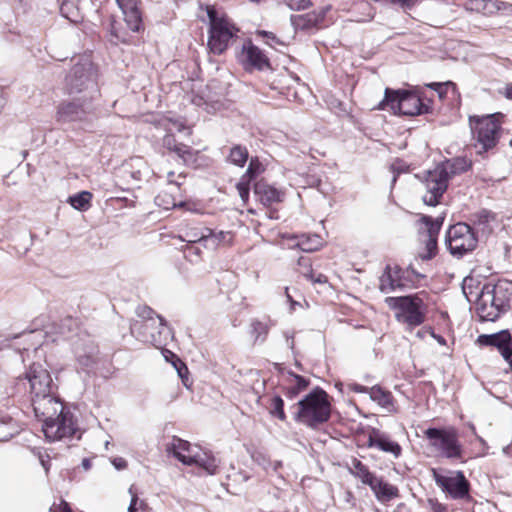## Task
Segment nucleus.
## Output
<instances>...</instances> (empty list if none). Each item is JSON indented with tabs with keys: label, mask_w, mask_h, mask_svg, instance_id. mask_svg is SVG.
Listing matches in <instances>:
<instances>
[{
	"label": "nucleus",
	"mask_w": 512,
	"mask_h": 512,
	"mask_svg": "<svg viewBox=\"0 0 512 512\" xmlns=\"http://www.w3.org/2000/svg\"><path fill=\"white\" fill-rule=\"evenodd\" d=\"M429 88L433 89L437 92L440 99H444L449 90L452 91L453 94L456 93V85L451 81L447 82H434L427 85Z\"/></svg>",
	"instance_id": "nucleus-44"
},
{
	"label": "nucleus",
	"mask_w": 512,
	"mask_h": 512,
	"mask_svg": "<svg viewBox=\"0 0 512 512\" xmlns=\"http://www.w3.org/2000/svg\"><path fill=\"white\" fill-rule=\"evenodd\" d=\"M420 221L425 225L423 237L437 238L443 224V218L438 217L433 219L429 216H422Z\"/></svg>",
	"instance_id": "nucleus-36"
},
{
	"label": "nucleus",
	"mask_w": 512,
	"mask_h": 512,
	"mask_svg": "<svg viewBox=\"0 0 512 512\" xmlns=\"http://www.w3.org/2000/svg\"><path fill=\"white\" fill-rule=\"evenodd\" d=\"M185 180V176L180 173L177 176L173 171L168 172L167 174V184L171 188L179 189L181 185H183Z\"/></svg>",
	"instance_id": "nucleus-49"
},
{
	"label": "nucleus",
	"mask_w": 512,
	"mask_h": 512,
	"mask_svg": "<svg viewBox=\"0 0 512 512\" xmlns=\"http://www.w3.org/2000/svg\"><path fill=\"white\" fill-rule=\"evenodd\" d=\"M240 61L246 70H263L270 66L267 56L251 41L244 43L240 55Z\"/></svg>",
	"instance_id": "nucleus-17"
},
{
	"label": "nucleus",
	"mask_w": 512,
	"mask_h": 512,
	"mask_svg": "<svg viewBox=\"0 0 512 512\" xmlns=\"http://www.w3.org/2000/svg\"><path fill=\"white\" fill-rule=\"evenodd\" d=\"M68 329V331H71L72 328H77V320L71 318V317H67L65 318L63 321H62V324L60 326V333L66 337V332H65V329ZM67 338H69V336H67Z\"/></svg>",
	"instance_id": "nucleus-52"
},
{
	"label": "nucleus",
	"mask_w": 512,
	"mask_h": 512,
	"mask_svg": "<svg viewBox=\"0 0 512 512\" xmlns=\"http://www.w3.org/2000/svg\"><path fill=\"white\" fill-rule=\"evenodd\" d=\"M270 330V324L267 321L254 319L250 324V335L254 344H262L265 342Z\"/></svg>",
	"instance_id": "nucleus-33"
},
{
	"label": "nucleus",
	"mask_w": 512,
	"mask_h": 512,
	"mask_svg": "<svg viewBox=\"0 0 512 512\" xmlns=\"http://www.w3.org/2000/svg\"><path fill=\"white\" fill-rule=\"evenodd\" d=\"M31 401L35 416L42 424L66 409L60 399L52 392L32 398Z\"/></svg>",
	"instance_id": "nucleus-15"
},
{
	"label": "nucleus",
	"mask_w": 512,
	"mask_h": 512,
	"mask_svg": "<svg viewBox=\"0 0 512 512\" xmlns=\"http://www.w3.org/2000/svg\"><path fill=\"white\" fill-rule=\"evenodd\" d=\"M387 107L396 114L416 116L428 112V106L423 104L420 97L408 91H394L389 88L385 90L384 99L379 103L378 109L385 110Z\"/></svg>",
	"instance_id": "nucleus-8"
},
{
	"label": "nucleus",
	"mask_w": 512,
	"mask_h": 512,
	"mask_svg": "<svg viewBox=\"0 0 512 512\" xmlns=\"http://www.w3.org/2000/svg\"><path fill=\"white\" fill-rule=\"evenodd\" d=\"M116 3L123 13L127 27L133 32H139L142 27L140 0H116Z\"/></svg>",
	"instance_id": "nucleus-22"
},
{
	"label": "nucleus",
	"mask_w": 512,
	"mask_h": 512,
	"mask_svg": "<svg viewBox=\"0 0 512 512\" xmlns=\"http://www.w3.org/2000/svg\"><path fill=\"white\" fill-rule=\"evenodd\" d=\"M263 171L262 164L257 158H251L245 174L236 185L240 198L246 202L249 198L250 182Z\"/></svg>",
	"instance_id": "nucleus-24"
},
{
	"label": "nucleus",
	"mask_w": 512,
	"mask_h": 512,
	"mask_svg": "<svg viewBox=\"0 0 512 512\" xmlns=\"http://www.w3.org/2000/svg\"><path fill=\"white\" fill-rule=\"evenodd\" d=\"M369 396L387 412L393 413L397 411L391 392L383 390L380 386L376 385L371 387L369 389Z\"/></svg>",
	"instance_id": "nucleus-29"
},
{
	"label": "nucleus",
	"mask_w": 512,
	"mask_h": 512,
	"mask_svg": "<svg viewBox=\"0 0 512 512\" xmlns=\"http://www.w3.org/2000/svg\"><path fill=\"white\" fill-rule=\"evenodd\" d=\"M173 366L178 372L179 377L183 380L185 383V378L188 374V368L179 358H176V360L173 362Z\"/></svg>",
	"instance_id": "nucleus-51"
},
{
	"label": "nucleus",
	"mask_w": 512,
	"mask_h": 512,
	"mask_svg": "<svg viewBox=\"0 0 512 512\" xmlns=\"http://www.w3.org/2000/svg\"><path fill=\"white\" fill-rule=\"evenodd\" d=\"M295 420L311 428L327 422L331 415L328 394L319 387L314 388L298 403Z\"/></svg>",
	"instance_id": "nucleus-3"
},
{
	"label": "nucleus",
	"mask_w": 512,
	"mask_h": 512,
	"mask_svg": "<svg viewBox=\"0 0 512 512\" xmlns=\"http://www.w3.org/2000/svg\"><path fill=\"white\" fill-rule=\"evenodd\" d=\"M173 339L172 329L167 325L164 318L157 315V328L152 331L149 343L156 347L166 346Z\"/></svg>",
	"instance_id": "nucleus-27"
},
{
	"label": "nucleus",
	"mask_w": 512,
	"mask_h": 512,
	"mask_svg": "<svg viewBox=\"0 0 512 512\" xmlns=\"http://www.w3.org/2000/svg\"><path fill=\"white\" fill-rule=\"evenodd\" d=\"M155 202L157 205L166 210L179 207V202H177L176 199L167 192L158 194L155 198Z\"/></svg>",
	"instance_id": "nucleus-45"
},
{
	"label": "nucleus",
	"mask_w": 512,
	"mask_h": 512,
	"mask_svg": "<svg viewBox=\"0 0 512 512\" xmlns=\"http://www.w3.org/2000/svg\"><path fill=\"white\" fill-rule=\"evenodd\" d=\"M112 464L114 465V467L117 470H122V469L126 468V466H127L126 460L124 458H121V457L114 458L112 460Z\"/></svg>",
	"instance_id": "nucleus-61"
},
{
	"label": "nucleus",
	"mask_w": 512,
	"mask_h": 512,
	"mask_svg": "<svg viewBox=\"0 0 512 512\" xmlns=\"http://www.w3.org/2000/svg\"><path fill=\"white\" fill-rule=\"evenodd\" d=\"M434 479L436 484L454 499H462L469 493V482L461 471L450 476L434 473Z\"/></svg>",
	"instance_id": "nucleus-14"
},
{
	"label": "nucleus",
	"mask_w": 512,
	"mask_h": 512,
	"mask_svg": "<svg viewBox=\"0 0 512 512\" xmlns=\"http://www.w3.org/2000/svg\"><path fill=\"white\" fill-rule=\"evenodd\" d=\"M298 271L301 275H303L306 279L312 278V266L311 261L307 257H300L298 259Z\"/></svg>",
	"instance_id": "nucleus-47"
},
{
	"label": "nucleus",
	"mask_w": 512,
	"mask_h": 512,
	"mask_svg": "<svg viewBox=\"0 0 512 512\" xmlns=\"http://www.w3.org/2000/svg\"><path fill=\"white\" fill-rule=\"evenodd\" d=\"M6 429V424L0 423V441H7L12 436L11 433L6 432Z\"/></svg>",
	"instance_id": "nucleus-62"
},
{
	"label": "nucleus",
	"mask_w": 512,
	"mask_h": 512,
	"mask_svg": "<svg viewBox=\"0 0 512 512\" xmlns=\"http://www.w3.org/2000/svg\"><path fill=\"white\" fill-rule=\"evenodd\" d=\"M308 280H310L312 283L314 284H327L328 283V278L324 275V274H318L316 277L314 276V274L312 273V278H307Z\"/></svg>",
	"instance_id": "nucleus-60"
},
{
	"label": "nucleus",
	"mask_w": 512,
	"mask_h": 512,
	"mask_svg": "<svg viewBox=\"0 0 512 512\" xmlns=\"http://www.w3.org/2000/svg\"><path fill=\"white\" fill-rule=\"evenodd\" d=\"M223 232L214 233L210 228H190L179 238L187 244H199L204 248L215 249L223 239Z\"/></svg>",
	"instance_id": "nucleus-16"
},
{
	"label": "nucleus",
	"mask_w": 512,
	"mask_h": 512,
	"mask_svg": "<svg viewBox=\"0 0 512 512\" xmlns=\"http://www.w3.org/2000/svg\"><path fill=\"white\" fill-rule=\"evenodd\" d=\"M93 101L83 95L72 101L61 102L57 107L56 121L58 123L88 121L95 110Z\"/></svg>",
	"instance_id": "nucleus-12"
},
{
	"label": "nucleus",
	"mask_w": 512,
	"mask_h": 512,
	"mask_svg": "<svg viewBox=\"0 0 512 512\" xmlns=\"http://www.w3.org/2000/svg\"><path fill=\"white\" fill-rule=\"evenodd\" d=\"M323 19L322 14L307 13L291 17L292 24L297 29H309L315 27Z\"/></svg>",
	"instance_id": "nucleus-34"
},
{
	"label": "nucleus",
	"mask_w": 512,
	"mask_h": 512,
	"mask_svg": "<svg viewBox=\"0 0 512 512\" xmlns=\"http://www.w3.org/2000/svg\"><path fill=\"white\" fill-rule=\"evenodd\" d=\"M430 445L447 459H461L463 447L459 441L458 431L454 427L428 428L425 431Z\"/></svg>",
	"instance_id": "nucleus-10"
},
{
	"label": "nucleus",
	"mask_w": 512,
	"mask_h": 512,
	"mask_svg": "<svg viewBox=\"0 0 512 512\" xmlns=\"http://www.w3.org/2000/svg\"><path fill=\"white\" fill-rule=\"evenodd\" d=\"M478 239L472 228L466 223H457L449 228L446 234V245L453 256L462 257L473 251Z\"/></svg>",
	"instance_id": "nucleus-11"
},
{
	"label": "nucleus",
	"mask_w": 512,
	"mask_h": 512,
	"mask_svg": "<svg viewBox=\"0 0 512 512\" xmlns=\"http://www.w3.org/2000/svg\"><path fill=\"white\" fill-rule=\"evenodd\" d=\"M201 245L199 244H187L185 249H184V253H185V256L187 258L190 259V261H192V256H196V257H199L200 254H201Z\"/></svg>",
	"instance_id": "nucleus-50"
},
{
	"label": "nucleus",
	"mask_w": 512,
	"mask_h": 512,
	"mask_svg": "<svg viewBox=\"0 0 512 512\" xmlns=\"http://www.w3.org/2000/svg\"><path fill=\"white\" fill-rule=\"evenodd\" d=\"M508 286L506 282H498L482 287L476 302V310L482 320L495 321L508 310L511 297Z\"/></svg>",
	"instance_id": "nucleus-2"
},
{
	"label": "nucleus",
	"mask_w": 512,
	"mask_h": 512,
	"mask_svg": "<svg viewBox=\"0 0 512 512\" xmlns=\"http://www.w3.org/2000/svg\"><path fill=\"white\" fill-rule=\"evenodd\" d=\"M309 5H310V1L309 0H300L298 4L290 3V7L292 9H297V10L305 9Z\"/></svg>",
	"instance_id": "nucleus-63"
},
{
	"label": "nucleus",
	"mask_w": 512,
	"mask_h": 512,
	"mask_svg": "<svg viewBox=\"0 0 512 512\" xmlns=\"http://www.w3.org/2000/svg\"><path fill=\"white\" fill-rule=\"evenodd\" d=\"M465 9L486 16L494 15L497 12L511 14L512 4L501 0H468L465 3Z\"/></svg>",
	"instance_id": "nucleus-18"
},
{
	"label": "nucleus",
	"mask_w": 512,
	"mask_h": 512,
	"mask_svg": "<svg viewBox=\"0 0 512 512\" xmlns=\"http://www.w3.org/2000/svg\"><path fill=\"white\" fill-rule=\"evenodd\" d=\"M169 151L175 153L184 164H190L195 161V153L193 149L186 144L177 142L175 147H172Z\"/></svg>",
	"instance_id": "nucleus-38"
},
{
	"label": "nucleus",
	"mask_w": 512,
	"mask_h": 512,
	"mask_svg": "<svg viewBox=\"0 0 512 512\" xmlns=\"http://www.w3.org/2000/svg\"><path fill=\"white\" fill-rule=\"evenodd\" d=\"M92 352L93 348L91 346L86 345L83 353L81 352L80 347L78 345L74 346V353L80 361H82L83 358H89Z\"/></svg>",
	"instance_id": "nucleus-53"
},
{
	"label": "nucleus",
	"mask_w": 512,
	"mask_h": 512,
	"mask_svg": "<svg viewBox=\"0 0 512 512\" xmlns=\"http://www.w3.org/2000/svg\"><path fill=\"white\" fill-rule=\"evenodd\" d=\"M473 225L483 234H489L492 231L491 223L495 221V215L489 210L482 209L471 215Z\"/></svg>",
	"instance_id": "nucleus-31"
},
{
	"label": "nucleus",
	"mask_w": 512,
	"mask_h": 512,
	"mask_svg": "<svg viewBox=\"0 0 512 512\" xmlns=\"http://www.w3.org/2000/svg\"><path fill=\"white\" fill-rule=\"evenodd\" d=\"M500 117H502L501 113L469 117L472 135L477 142L476 147L480 148L479 153L486 152L497 145L501 132Z\"/></svg>",
	"instance_id": "nucleus-7"
},
{
	"label": "nucleus",
	"mask_w": 512,
	"mask_h": 512,
	"mask_svg": "<svg viewBox=\"0 0 512 512\" xmlns=\"http://www.w3.org/2000/svg\"><path fill=\"white\" fill-rule=\"evenodd\" d=\"M254 194L256 199L266 207L280 203L285 198L284 190L278 189L264 180L255 183Z\"/></svg>",
	"instance_id": "nucleus-21"
},
{
	"label": "nucleus",
	"mask_w": 512,
	"mask_h": 512,
	"mask_svg": "<svg viewBox=\"0 0 512 512\" xmlns=\"http://www.w3.org/2000/svg\"><path fill=\"white\" fill-rule=\"evenodd\" d=\"M367 446L369 448H377L385 453H390L394 458H399L402 454L401 446L397 442L391 440L386 433H383L376 428H373L370 431Z\"/></svg>",
	"instance_id": "nucleus-20"
},
{
	"label": "nucleus",
	"mask_w": 512,
	"mask_h": 512,
	"mask_svg": "<svg viewBox=\"0 0 512 512\" xmlns=\"http://www.w3.org/2000/svg\"><path fill=\"white\" fill-rule=\"evenodd\" d=\"M385 303L394 311L396 321L405 325L409 330L426 321L427 306L417 294L387 297Z\"/></svg>",
	"instance_id": "nucleus-4"
},
{
	"label": "nucleus",
	"mask_w": 512,
	"mask_h": 512,
	"mask_svg": "<svg viewBox=\"0 0 512 512\" xmlns=\"http://www.w3.org/2000/svg\"><path fill=\"white\" fill-rule=\"evenodd\" d=\"M61 15L72 22L80 21V8L73 0H63L60 4Z\"/></svg>",
	"instance_id": "nucleus-37"
},
{
	"label": "nucleus",
	"mask_w": 512,
	"mask_h": 512,
	"mask_svg": "<svg viewBox=\"0 0 512 512\" xmlns=\"http://www.w3.org/2000/svg\"><path fill=\"white\" fill-rule=\"evenodd\" d=\"M50 512H72L68 503L61 500L59 504L54 503L50 507Z\"/></svg>",
	"instance_id": "nucleus-56"
},
{
	"label": "nucleus",
	"mask_w": 512,
	"mask_h": 512,
	"mask_svg": "<svg viewBox=\"0 0 512 512\" xmlns=\"http://www.w3.org/2000/svg\"><path fill=\"white\" fill-rule=\"evenodd\" d=\"M191 465H196L202 468L205 472L210 475H214L218 469V463L216 459L205 451H201L199 448L193 454Z\"/></svg>",
	"instance_id": "nucleus-30"
},
{
	"label": "nucleus",
	"mask_w": 512,
	"mask_h": 512,
	"mask_svg": "<svg viewBox=\"0 0 512 512\" xmlns=\"http://www.w3.org/2000/svg\"><path fill=\"white\" fill-rule=\"evenodd\" d=\"M66 89L70 95H86L89 100L99 96L97 70L88 58L72 67L66 76Z\"/></svg>",
	"instance_id": "nucleus-5"
},
{
	"label": "nucleus",
	"mask_w": 512,
	"mask_h": 512,
	"mask_svg": "<svg viewBox=\"0 0 512 512\" xmlns=\"http://www.w3.org/2000/svg\"><path fill=\"white\" fill-rule=\"evenodd\" d=\"M137 313L140 317H142L144 319H148V317H154L153 314V310L149 307H139L137 309Z\"/></svg>",
	"instance_id": "nucleus-59"
},
{
	"label": "nucleus",
	"mask_w": 512,
	"mask_h": 512,
	"mask_svg": "<svg viewBox=\"0 0 512 512\" xmlns=\"http://www.w3.org/2000/svg\"><path fill=\"white\" fill-rule=\"evenodd\" d=\"M293 239H295L296 242L292 245V247H297L304 252L316 251L322 245L321 238L318 235L303 234L300 236H294Z\"/></svg>",
	"instance_id": "nucleus-32"
},
{
	"label": "nucleus",
	"mask_w": 512,
	"mask_h": 512,
	"mask_svg": "<svg viewBox=\"0 0 512 512\" xmlns=\"http://www.w3.org/2000/svg\"><path fill=\"white\" fill-rule=\"evenodd\" d=\"M179 208H185L194 213H201V209L198 208V205L194 202L179 201Z\"/></svg>",
	"instance_id": "nucleus-57"
},
{
	"label": "nucleus",
	"mask_w": 512,
	"mask_h": 512,
	"mask_svg": "<svg viewBox=\"0 0 512 512\" xmlns=\"http://www.w3.org/2000/svg\"><path fill=\"white\" fill-rule=\"evenodd\" d=\"M423 241L425 242L427 252L425 254H421V257L423 259H431L436 253L437 238L424 237Z\"/></svg>",
	"instance_id": "nucleus-48"
},
{
	"label": "nucleus",
	"mask_w": 512,
	"mask_h": 512,
	"mask_svg": "<svg viewBox=\"0 0 512 512\" xmlns=\"http://www.w3.org/2000/svg\"><path fill=\"white\" fill-rule=\"evenodd\" d=\"M401 269L395 267L392 269L386 266L383 274L379 278V289L382 293L388 294L396 290H402L405 285L401 280Z\"/></svg>",
	"instance_id": "nucleus-25"
},
{
	"label": "nucleus",
	"mask_w": 512,
	"mask_h": 512,
	"mask_svg": "<svg viewBox=\"0 0 512 512\" xmlns=\"http://www.w3.org/2000/svg\"><path fill=\"white\" fill-rule=\"evenodd\" d=\"M78 6L80 8V21L84 17H92L99 10L96 0H80L78 1Z\"/></svg>",
	"instance_id": "nucleus-43"
},
{
	"label": "nucleus",
	"mask_w": 512,
	"mask_h": 512,
	"mask_svg": "<svg viewBox=\"0 0 512 512\" xmlns=\"http://www.w3.org/2000/svg\"><path fill=\"white\" fill-rule=\"evenodd\" d=\"M375 2H389L394 5H399L401 7H412L414 6L418 0H374Z\"/></svg>",
	"instance_id": "nucleus-54"
},
{
	"label": "nucleus",
	"mask_w": 512,
	"mask_h": 512,
	"mask_svg": "<svg viewBox=\"0 0 512 512\" xmlns=\"http://www.w3.org/2000/svg\"><path fill=\"white\" fill-rule=\"evenodd\" d=\"M471 162L464 157H456L437 164L425 174L423 185L426 192L423 202L429 206H436L448 188L449 180L455 175L466 172Z\"/></svg>",
	"instance_id": "nucleus-1"
},
{
	"label": "nucleus",
	"mask_w": 512,
	"mask_h": 512,
	"mask_svg": "<svg viewBox=\"0 0 512 512\" xmlns=\"http://www.w3.org/2000/svg\"><path fill=\"white\" fill-rule=\"evenodd\" d=\"M351 473L359 478L362 483L369 485L372 480L376 477L373 473L369 471L367 466H365L361 461L357 459H353Z\"/></svg>",
	"instance_id": "nucleus-35"
},
{
	"label": "nucleus",
	"mask_w": 512,
	"mask_h": 512,
	"mask_svg": "<svg viewBox=\"0 0 512 512\" xmlns=\"http://www.w3.org/2000/svg\"><path fill=\"white\" fill-rule=\"evenodd\" d=\"M369 486L374 492L376 498L382 502L390 501L398 495V489L395 486L384 482L381 478L375 477Z\"/></svg>",
	"instance_id": "nucleus-28"
},
{
	"label": "nucleus",
	"mask_w": 512,
	"mask_h": 512,
	"mask_svg": "<svg viewBox=\"0 0 512 512\" xmlns=\"http://www.w3.org/2000/svg\"><path fill=\"white\" fill-rule=\"evenodd\" d=\"M92 194L88 191H82L69 197V203L77 210L84 211L88 209Z\"/></svg>",
	"instance_id": "nucleus-39"
},
{
	"label": "nucleus",
	"mask_w": 512,
	"mask_h": 512,
	"mask_svg": "<svg viewBox=\"0 0 512 512\" xmlns=\"http://www.w3.org/2000/svg\"><path fill=\"white\" fill-rule=\"evenodd\" d=\"M129 494L131 495V502L128 507V512H146L148 506L144 500H140L137 494L133 491V486L129 488Z\"/></svg>",
	"instance_id": "nucleus-46"
},
{
	"label": "nucleus",
	"mask_w": 512,
	"mask_h": 512,
	"mask_svg": "<svg viewBox=\"0 0 512 512\" xmlns=\"http://www.w3.org/2000/svg\"><path fill=\"white\" fill-rule=\"evenodd\" d=\"M42 431L49 441H57L72 436L76 431L72 413L64 409L53 416L52 419L44 422Z\"/></svg>",
	"instance_id": "nucleus-13"
},
{
	"label": "nucleus",
	"mask_w": 512,
	"mask_h": 512,
	"mask_svg": "<svg viewBox=\"0 0 512 512\" xmlns=\"http://www.w3.org/2000/svg\"><path fill=\"white\" fill-rule=\"evenodd\" d=\"M206 11L210 24L207 45L211 53L220 55L227 50L239 29L225 13H218L213 6H207Z\"/></svg>",
	"instance_id": "nucleus-6"
},
{
	"label": "nucleus",
	"mask_w": 512,
	"mask_h": 512,
	"mask_svg": "<svg viewBox=\"0 0 512 512\" xmlns=\"http://www.w3.org/2000/svg\"><path fill=\"white\" fill-rule=\"evenodd\" d=\"M292 378L294 383L287 389L286 393L289 398L296 397L301 391L305 390L309 385V381L300 375L293 374Z\"/></svg>",
	"instance_id": "nucleus-42"
},
{
	"label": "nucleus",
	"mask_w": 512,
	"mask_h": 512,
	"mask_svg": "<svg viewBox=\"0 0 512 512\" xmlns=\"http://www.w3.org/2000/svg\"><path fill=\"white\" fill-rule=\"evenodd\" d=\"M369 389L370 388L359 385V384L351 385V390H353L354 392H357V393H368L369 394Z\"/></svg>",
	"instance_id": "nucleus-64"
},
{
	"label": "nucleus",
	"mask_w": 512,
	"mask_h": 512,
	"mask_svg": "<svg viewBox=\"0 0 512 512\" xmlns=\"http://www.w3.org/2000/svg\"><path fill=\"white\" fill-rule=\"evenodd\" d=\"M248 159V150L241 145H235L231 148L229 153V160L234 165L243 167Z\"/></svg>",
	"instance_id": "nucleus-40"
},
{
	"label": "nucleus",
	"mask_w": 512,
	"mask_h": 512,
	"mask_svg": "<svg viewBox=\"0 0 512 512\" xmlns=\"http://www.w3.org/2000/svg\"><path fill=\"white\" fill-rule=\"evenodd\" d=\"M15 386L18 393L26 392L28 387L32 399L52 392V377L43 364L33 363L23 376L17 377Z\"/></svg>",
	"instance_id": "nucleus-9"
},
{
	"label": "nucleus",
	"mask_w": 512,
	"mask_h": 512,
	"mask_svg": "<svg viewBox=\"0 0 512 512\" xmlns=\"http://www.w3.org/2000/svg\"><path fill=\"white\" fill-rule=\"evenodd\" d=\"M110 33H111V35H112V36H113L117 41H122V42H124V41H125V39H126V37H125L124 33H123L120 29H118V28H117V26H116V21H115V20H113V21L111 22Z\"/></svg>",
	"instance_id": "nucleus-55"
},
{
	"label": "nucleus",
	"mask_w": 512,
	"mask_h": 512,
	"mask_svg": "<svg viewBox=\"0 0 512 512\" xmlns=\"http://www.w3.org/2000/svg\"><path fill=\"white\" fill-rule=\"evenodd\" d=\"M177 142L178 141L175 139L174 135L170 133L166 134L163 138V146L167 150H170L172 147H175V144Z\"/></svg>",
	"instance_id": "nucleus-58"
},
{
	"label": "nucleus",
	"mask_w": 512,
	"mask_h": 512,
	"mask_svg": "<svg viewBox=\"0 0 512 512\" xmlns=\"http://www.w3.org/2000/svg\"><path fill=\"white\" fill-rule=\"evenodd\" d=\"M270 414L273 417L278 418L280 421L286 420V414L284 412V401L279 395H274L270 400Z\"/></svg>",
	"instance_id": "nucleus-41"
},
{
	"label": "nucleus",
	"mask_w": 512,
	"mask_h": 512,
	"mask_svg": "<svg viewBox=\"0 0 512 512\" xmlns=\"http://www.w3.org/2000/svg\"><path fill=\"white\" fill-rule=\"evenodd\" d=\"M197 449L198 447H193L188 441L176 436L172 437L166 445L167 453L172 454L180 462L188 466H191L193 454H195Z\"/></svg>",
	"instance_id": "nucleus-23"
},
{
	"label": "nucleus",
	"mask_w": 512,
	"mask_h": 512,
	"mask_svg": "<svg viewBox=\"0 0 512 512\" xmlns=\"http://www.w3.org/2000/svg\"><path fill=\"white\" fill-rule=\"evenodd\" d=\"M157 328V315L144 320H136L130 326L132 335L143 342H149L152 331Z\"/></svg>",
	"instance_id": "nucleus-26"
},
{
	"label": "nucleus",
	"mask_w": 512,
	"mask_h": 512,
	"mask_svg": "<svg viewBox=\"0 0 512 512\" xmlns=\"http://www.w3.org/2000/svg\"><path fill=\"white\" fill-rule=\"evenodd\" d=\"M478 342L483 345L497 347L503 358L508 362L512 359V336L508 330H502L494 334L480 335Z\"/></svg>",
	"instance_id": "nucleus-19"
}]
</instances>
